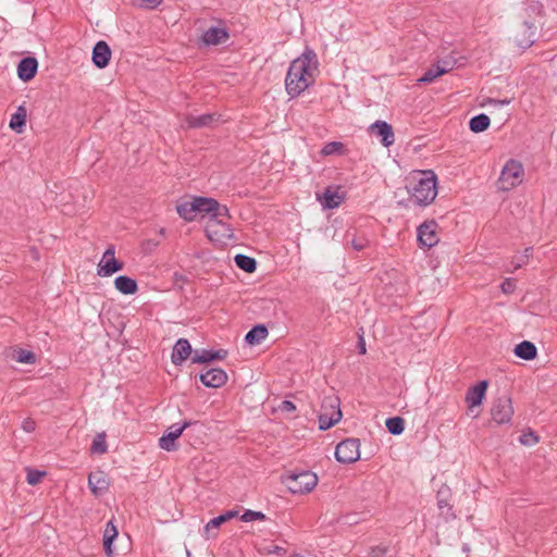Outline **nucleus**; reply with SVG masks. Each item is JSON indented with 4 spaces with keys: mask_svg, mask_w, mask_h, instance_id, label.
Wrapping results in <instances>:
<instances>
[{
    "mask_svg": "<svg viewBox=\"0 0 557 557\" xmlns=\"http://www.w3.org/2000/svg\"><path fill=\"white\" fill-rule=\"evenodd\" d=\"M317 72V54L313 50L307 49L288 67L285 78V89L288 96L290 98L298 97L309 86L313 85Z\"/></svg>",
    "mask_w": 557,
    "mask_h": 557,
    "instance_id": "obj_1",
    "label": "nucleus"
},
{
    "mask_svg": "<svg viewBox=\"0 0 557 557\" xmlns=\"http://www.w3.org/2000/svg\"><path fill=\"white\" fill-rule=\"evenodd\" d=\"M410 200L418 206L432 203L437 195V177L432 170L419 171L411 177L408 188Z\"/></svg>",
    "mask_w": 557,
    "mask_h": 557,
    "instance_id": "obj_2",
    "label": "nucleus"
},
{
    "mask_svg": "<svg viewBox=\"0 0 557 557\" xmlns=\"http://www.w3.org/2000/svg\"><path fill=\"white\" fill-rule=\"evenodd\" d=\"M283 483L293 494H306L315 487L318 476L311 471L288 472L284 475Z\"/></svg>",
    "mask_w": 557,
    "mask_h": 557,
    "instance_id": "obj_3",
    "label": "nucleus"
},
{
    "mask_svg": "<svg viewBox=\"0 0 557 557\" xmlns=\"http://www.w3.org/2000/svg\"><path fill=\"white\" fill-rule=\"evenodd\" d=\"M341 400L335 395L325 396L321 404V413L319 414L320 430H329L342 419Z\"/></svg>",
    "mask_w": 557,
    "mask_h": 557,
    "instance_id": "obj_4",
    "label": "nucleus"
},
{
    "mask_svg": "<svg viewBox=\"0 0 557 557\" xmlns=\"http://www.w3.org/2000/svg\"><path fill=\"white\" fill-rule=\"evenodd\" d=\"M524 170L522 164L513 159H510L504 165L500 176L498 178L499 189L510 190L521 184Z\"/></svg>",
    "mask_w": 557,
    "mask_h": 557,
    "instance_id": "obj_5",
    "label": "nucleus"
},
{
    "mask_svg": "<svg viewBox=\"0 0 557 557\" xmlns=\"http://www.w3.org/2000/svg\"><path fill=\"white\" fill-rule=\"evenodd\" d=\"M205 231L208 239L216 245H223L233 238V230L230 224L215 218L208 219Z\"/></svg>",
    "mask_w": 557,
    "mask_h": 557,
    "instance_id": "obj_6",
    "label": "nucleus"
},
{
    "mask_svg": "<svg viewBox=\"0 0 557 557\" xmlns=\"http://www.w3.org/2000/svg\"><path fill=\"white\" fill-rule=\"evenodd\" d=\"M335 457L338 462L352 463L360 458V441L358 438H346L335 449Z\"/></svg>",
    "mask_w": 557,
    "mask_h": 557,
    "instance_id": "obj_7",
    "label": "nucleus"
},
{
    "mask_svg": "<svg viewBox=\"0 0 557 557\" xmlns=\"http://www.w3.org/2000/svg\"><path fill=\"white\" fill-rule=\"evenodd\" d=\"M513 408L511 398L503 395L496 398L491 408L492 420L497 424H507L511 421Z\"/></svg>",
    "mask_w": 557,
    "mask_h": 557,
    "instance_id": "obj_8",
    "label": "nucleus"
},
{
    "mask_svg": "<svg viewBox=\"0 0 557 557\" xmlns=\"http://www.w3.org/2000/svg\"><path fill=\"white\" fill-rule=\"evenodd\" d=\"M191 424V421H185L182 424H172L168 432L159 438V446L166 451L175 450L177 448L176 440L182 435L183 431Z\"/></svg>",
    "mask_w": 557,
    "mask_h": 557,
    "instance_id": "obj_9",
    "label": "nucleus"
},
{
    "mask_svg": "<svg viewBox=\"0 0 557 557\" xmlns=\"http://www.w3.org/2000/svg\"><path fill=\"white\" fill-rule=\"evenodd\" d=\"M418 240L421 246L428 248L438 243L437 224L435 221H426L418 227Z\"/></svg>",
    "mask_w": 557,
    "mask_h": 557,
    "instance_id": "obj_10",
    "label": "nucleus"
},
{
    "mask_svg": "<svg viewBox=\"0 0 557 557\" xmlns=\"http://www.w3.org/2000/svg\"><path fill=\"white\" fill-rule=\"evenodd\" d=\"M369 131L371 134L380 137L381 144L388 148L395 141L394 131L391 124L385 121H376L370 125Z\"/></svg>",
    "mask_w": 557,
    "mask_h": 557,
    "instance_id": "obj_11",
    "label": "nucleus"
},
{
    "mask_svg": "<svg viewBox=\"0 0 557 557\" xmlns=\"http://www.w3.org/2000/svg\"><path fill=\"white\" fill-rule=\"evenodd\" d=\"M201 383L207 387L218 388L227 382V374L220 368H213L200 374Z\"/></svg>",
    "mask_w": 557,
    "mask_h": 557,
    "instance_id": "obj_12",
    "label": "nucleus"
},
{
    "mask_svg": "<svg viewBox=\"0 0 557 557\" xmlns=\"http://www.w3.org/2000/svg\"><path fill=\"white\" fill-rule=\"evenodd\" d=\"M230 38V33L224 27L212 26L202 34V42L207 46L224 44Z\"/></svg>",
    "mask_w": 557,
    "mask_h": 557,
    "instance_id": "obj_13",
    "label": "nucleus"
},
{
    "mask_svg": "<svg viewBox=\"0 0 557 557\" xmlns=\"http://www.w3.org/2000/svg\"><path fill=\"white\" fill-rule=\"evenodd\" d=\"M91 59H92L94 64L98 69L106 67L109 64L110 59H111V49H110L109 45L103 40L98 41L94 46Z\"/></svg>",
    "mask_w": 557,
    "mask_h": 557,
    "instance_id": "obj_14",
    "label": "nucleus"
},
{
    "mask_svg": "<svg viewBox=\"0 0 557 557\" xmlns=\"http://www.w3.org/2000/svg\"><path fill=\"white\" fill-rule=\"evenodd\" d=\"M193 354L191 346L186 338H180L172 350L171 360L175 366L182 364Z\"/></svg>",
    "mask_w": 557,
    "mask_h": 557,
    "instance_id": "obj_15",
    "label": "nucleus"
},
{
    "mask_svg": "<svg viewBox=\"0 0 557 557\" xmlns=\"http://www.w3.org/2000/svg\"><path fill=\"white\" fill-rule=\"evenodd\" d=\"M38 69V62L33 57L22 59L17 65L18 78L23 82H29L35 77Z\"/></svg>",
    "mask_w": 557,
    "mask_h": 557,
    "instance_id": "obj_16",
    "label": "nucleus"
},
{
    "mask_svg": "<svg viewBox=\"0 0 557 557\" xmlns=\"http://www.w3.org/2000/svg\"><path fill=\"white\" fill-rule=\"evenodd\" d=\"M218 120L219 115L215 113H206L199 116L188 114L185 117V123L189 128H201L212 126Z\"/></svg>",
    "mask_w": 557,
    "mask_h": 557,
    "instance_id": "obj_17",
    "label": "nucleus"
},
{
    "mask_svg": "<svg viewBox=\"0 0 557 557\" xmlns=\"http://www.w3.org/2000/svg\"><path fill=\"white\" fill-rule=\"evenodd\" d=\"M88 486L94 495H102L109 488V481L107 480L104 472H91L88 475Z\"/></svg>",
    "mask_w": 557,
    "mask_h": 557,
    "instance_id": "obj_18",
    "label": "nucleus"
},
{
    "mask_svg": "<svg viewBox=\"0 0 557 557\" xmlns=\"http://www.w3.org/2000/svg\"><path fill=\"white\" fill-rule=\"evenodd\" d=\"M227 356V350L219 349V350H195L191 356L193 363H206L213 360H223Z\"/></svg>",
    "mask_w": 557,
    "mask_h": 557,
    "instance_id": "obj_19",
    "label": "nucleus"
},
{
    "mask_svg": "<svg viewBox=\"0 0 557 557\" xmlns=\"http://www.w3.org/2000/svg\"><path fill=\"white\" fill-rule=\"evenodd\" d=\"M487 385V381H480L476 385L468 389L466 394V403L469 405V408L479 406L482 403Z\"/></svg>",
    "mask_w": 557,
    "mask_h": 557,
    "instance_id": "obj_20",
    "label": "nucleus"
},
{
    "mask_svg": "<svg viewBox=\"0 0 557 557\" xmlns=\"http://www.w3.org/2000/svg\"><path fill=\"white\" fill-rule=\"evenodd\" d=\"M237 511L228 510L223 515H220L213 519H211L205 527V532L208 537H215L218 535L216 530L228 520L235 518L237 516Z\"/></svg>",
    "mask_w": 557,
    "mask_h": 557,
    "instance_id": "obj_21",
    "label": "nucleus"
},
{
    "mask_svg": "<svg viewBox=\"0 0 557 557\" xmlns=\"http://www.w3.org/2000/svg\"><path fill=\"white\" fill-rule=\"evenodd\" d=\"M176 211L178 215L187 222H191L195 220L198 209L196 206L195 197L189 200H184L176 206Z\"/></svg>",
    "mask_w": 557,
    "mask_h": 557,
    "instance_id": "obj_22",
    "label": "nucleus"
},
{
    "mask_svg": "<svg viewBox=\"0 0 557 557\" xmlns=\"http://www.w3.org/2000/svg\"><path fill=\"white\" fill-rule=\"evenodd\" d=\"M123 267V262L119 261L116 258H109V260H100L98 264V275L111 276L115 272L121 271Z\"/></svg>",
    "mask_w": 557,
    "mask_h": 557,
    "instance_id": "obj_23",
    "label": "nucleus"
},
{
    "mask_svg": "<svg viewBox=\"0 0 557 557\" xmlns=\"http://www.w3.org/2000/svg\"><path fill=\"white\" fill-rule=\"evenodd\" d=\"M115 288L124 295H133L137 292V282L128 276L121 275L114 280Z\"/></svg>",
    "mask_w": 557,
    "mask_h": 557,
    "instance_id": "obj_24",
    "label": "nucleus"
},
{
    "mask_svg": "<svg viewBox=\"0 0 557 557\" xmlns=\"http://www.w3.org/2000/svg\"><path fill=\"white\" fill-rule=\"evenodd\" d=\"M515 354L523 360H533L536 357L537 349L533 343L523 341L516 346Z\"/></svg>",
    "mask_w": 557,
    "mask_h": 557,
    "instance_id": "obj_25",
    "label": "nucleus"
},
{
    "mask_svg": "<svg viewBox=\"0 0 557 557\" xmlns=\"http://www.w3.org/2000/svg\"><path fill=\"white\" fill-rule=\"evenodd\" d=\"M117 536V529L112 521H109L103 532V548L107 556L111 557L113 554L112 542Z\"/></svg>",
    "mask_w": 557,
    "mask_h": 557,
    "instance_id": "obj_26",
    "label": "nucleus"
},
{
    "mask_svg": "<svg viewBox=\"0 0 557 557\" xmlns=\"http://www.w3.org/2000/svg\"><path fill=\"white\" fill-rule=\"evenodd\" d=\"M268 329L262 325L258 324L253 326L245 336V341L249 345H258L260 344L265 337L268 336Z\"/></svg>",
    "mask_w": 557,
    "mask_h": 557,
    "instance_id": "obj_27",
    "label": "nucleus"
},
{
    "mask_svg": "<svg viewBox=\"0 0 557 557\" xmlns=\"http://www.w3.org/2000/svg\"><path fill=\"white\" fill-rule=\"evenodd\" d=\"M196 206L199 213L213 214L219 209V202L213 198L195 197Z\"/></svg>",
    "mask_w": 557,
    "mask_h": 557,
    "instance_id": "obj_28",
    "label": "nucleus"
},
{
    "mask_svg": "<svg viewBox=\"0 0 557 557\" xmlns=\"http://www.w3.org/2000/svg\"><path fill=\"white\" fill-rule=\"evenodd\" d=\"M490 123H491L490 117L486 114L481 113V114L473 116L470 120L469 127L473 133H481L488 128Z\"/></svg>",
    "mask_w": 557,
    "mask_h": 557,
    "instance_id": "obj_29",
    "label": "nucleus"
},
{
    "mask_svg": "<svg viewBox=\"0 0 557 557\" xmlns=\"http://www.w3.org/2000/svg\"><path fill=\"white\" fill-rule=\"evenodd\" d=\"M235 264L243 271L247 273H252L256 271L257 262L253 258L246 255H236L234 258Z\"/></svg>",
    "mask_w": 557,
    "mask_h": 557,
    "instance_id": "obj_30",
    "label": "nucleus"
},
{
    "mask_svg": "<svg viewBox=\"0 0 557 557\" xmlns=\"http://www.w3.org/2000/svg\"><path fill=\"white\" fill-rule=\"evenodd\" d=\"M342 200L343 198L338 195L337 191L332 190L331 188H326L323 195L322 205L324 208L334 209L342 203Z\"/></svg>",
    "mask_w": 557,
    "mask_h": 557,
    "instance_id": "obj_31",
    "label": "nucleus"
},
{
    "mask_svg": "<svg viewBox=\"0 0 557 557\" xmlns=\"http://www.w3.org/2000/svg\"><path fill=\"white\" fill-rule=\"evenodd\" d=\"M387 431L393 435H399L405 430V420L400 417L388 418L385 421Z\"/></svg>",
    "mask_w": 557,
    "mask_h": 557,
    "instance_id": "obj_32",
    "label": "nucleus"
},
{
    "mask_svg": "<svg viewBox=\"0 0 557 557\" xmlns=\"http://www.w3.org/2000/svg\"><path fill=\"white\" fill-rule=\"evenodd\" d=\"M13 359L20 363L34 364L36 362V355L23 348L14 350Z\"/></svg>",
    "mask_w": 557,
    "mask_h": 557,
    "instance_id": "obj_33",
    "label": "nucleus"
},
{
    "mask_svg": "<svg viewBox=\"0 0 557 557\" xmlns=\"http://www.w3.org/2000/svg\"><path fill=\"white\" fill-rule=\"evenodd\" d=\"M90 450H91V453L99 454V455L107 453L108 446H107L104 433H99L95 436V438L91 443Z\"/></svg>",
    "mask_w": 557,
    "mask_h": 557,
    "instance_id": "obj_34",
    "label": "nucleus"
},
{
    "mask_svg": "<svg viewBox=\"0 0 557 557\" xmlns=\"http://www.w3.org/2000/svg\"><path fill=\"white\" fill-rule=\"evenodd\" d=\"M26 123V109L21 106L17 108L16 112L12 115L10 121V127L12 129H16L18 127L24 126Z\"/></svg>",
    "mask_w": 557,
    "mask_h": 557,
    "instance_id": "obj_35",
    "label": "nucleus"
},
{
    "mask_svg": "<svg viewBox=\"0 0 557 557\" xmlns=\"http://www.w3.org/2000/svg\"><path fill=\"white\" fill-rule=\"evenodd\" d=\"M347 239L350 242L352 248L357 251L364 249L369 243V240L363 235L349 232L347 233Z\"/></svg>",
    "mask_w": 557,
    "mask_h": 557,
    "instance_id": "obj_36",
    "label": "nucleus"
},
{
    "mask_svg": "<svg viewBox=\"0 0 557 557\" xmlns=\"http://www.w3.org/2000/svg\"><path fill=\"white\" fill-rule=\"evenodd\" d=\"M443 70H441L438 66L433 65L431 66L421 78H419L420 83L429 84L432 83L434 79H436L438 76H442Z\"/></svg>",
    "mask_w": 557,
    "mask_h": 557,
    "instance_id": "obj_37",
    "label": "nucleus"
},
{
    "mask_svg": "<svg viewBox=\"0 0 557 557\" xmlns=\"http://www.w3.org/2000/svg\"><path fill=\"white\" fill-rule=\"evenodd\" d=\"M344 150V145L339 141H331L327 143L321 150V153L323 156H331L334 153L342 154Z\"/></svg>",
    "mask_w": 557,
    "mask_h": 557,
    "instance_id": "obj_38",
    "label": "nucleus"
},
{
    "mask_svg": "<svg viewBox=\"0 0 557 557\" xmlns=\"http://www.w3.org/2000/svg\"><path fill=\"white\" fill-rule=\"evenodd\" d=\"M267 517L263 512L261 511H255V510H246L242 516H240V520L244 521V522H251V521H256V520H265Z\"/></svg>",
    "mask_w": 557,
    "mask_h": 557,
    "instance_id": "obj_39",
    "label": "nucleus"
},
{
    "mask_svg": "<svg viewBox=\"0 0 557 557\" xmlns=\"http://www.w3.org/2000/svg\"><path fill=\"white\" fill-rule=\"evenodd\" d=\"M456 63L457 61L449 57L438 61L435 65L443 70V74H446L455 67Z\"/></svg>",
    "mask_w": 557,
    "mask_h": 557,
    "instance_id": "obj_40",
    "label": "nucleus"
},
{
    "mask_svg": "<svg viewBox=\"0 0 557 557\" xmlns=\"http://www.w3.org/2000/svg\"><path fill=\"white\" fill-rule=\"evenodd\" d=\"M520 443L525 446H532L539 442V437L532 432H524L519 438Z\"/></svg>",
    "mask_w": 557,
    "mask_h": 557,
    "instance_id": "obj_41",
    "label": "nucleus"
},
{
    "mask_svg": "<svg viewBox=\"0 0 557 557\" xmlns=\"http://www.w3.org/2000/svg\"><path fill=\"white\" fill-rule=\"evenodd\" d=\"M448 488L447 490H440L437 492V505L440 509L447 508L448 510H451V507L448 504Z\"/></svg>",
    "mask_w": 557,
    "mask_h": 557,
    "instance_id": "obj_42",
    "label": "nucleus"
},
{
    "mask_svg": "<svg viewBox=\"0 0 557 557\" xmlns=\"http://www.w3.org/2000/svg\"><path fill=\"white\" fill-rule=\"evenodd\" d=\"M45 475V472L38 470H28L27 472V483L30 485H36L40 482L41 478Z\"/></svg>",
    "mask_w": 557,
    "mask_h": 557,
    "instance_id": "obj_43",
    "label": "nucleus"
},
{
    "mask_svg": "<svg viewBox=\"0 0 557 557\" xmlns=\"http://www.w3.org/2000/svg\"><path fill=\"white\" fill-rule=\"evenodd\" d=\"M209 218H215L216 220H223L224 218L231 219V214L226 206L219 203V209L214 210L213 214L209 215Z\"/></svg>",
    "mask_w": 557,
    "mask_h": 557,
    "instance_id": "obj_44",
    "label": "nucleus"
},
{
    "mask_svg": "<svg viewBox=\"0 0 557 557\" xmlns=\"http://www.w3.org/2000/svg\"><path fill=\"white\" fill-rule=\"evenodd\" d=\"M500 288L503 293L505 294H512L516 289V280L515 278H506L502 285Z\"/></svg>",
    "mask_w": 557,
    "mask_h": 557,
    "instance_id": "obj_45",
    "label": "nucleus"
},
{
    "mask_svg": "<svg viewBox=\"0 0 557 557\" xmlns=\"http://www.w3.org/2000/svg\"><path fill=\"white\" fill-rule=\"evenodd\" d=\"M22 429L27 433L34 432L36 429V422L32 418H26L22 422Z\"/></svg>",
    "mask_w": 557,
    "mask_h": 557,
    "instance_id": "obj_46",
    "label": "nucleus"
},
{
    "mask_svg": "<svg viewBox=\"0 0 557 557\" xmlns=\"http://www.w3.org/2000/svg\"><path fill=\"white\" fill-rule=\"evenodd\" d=\"M280 409L283 412H294L296 410V406L290 400H283L280 405Z\"/></svg>",
    "mask_w": 557,
    "mask_h": 557,
    "instance_id": "obj_47",
    "label": "nucleus"
},
{
    "mask_svg": "<svg viewBox=\"0 0 557 557\" xmlns=\"http://www.w3.org/2000/svg\"><path fill=\"white\" fill-rule=\"evenodd\" d=\"M487 102L494 107H499V106H507L510 103V100L508 99H504V100H497V99H488Z\"/></svg>",
    "mask_w": 557,
    "mask_h": 557,
    "instance_id": "obj_48",
    "label": "nucleus"
},
{
    "mask_svg": "<svg viewBox=\"0 0 557 557\" xmlns=\"http://www.w3.org/2000/svg\"><path fill=\"white\" fill-rule=\"evenodd\" d=\"M109 258H115V250H114V246H110L104 252H103V256H102V259L101 260H109Z\"/></svg>",
    "mask_w": 557,
    "mask_h": 557,
    "instance_id": "obj_49",
    "label": "nucleus"
},
{
    "mask_svg": "<svg viewBox=\"0 0 557 557\" xmlns=\"http://www.w3.org/2000/svg\"><path fill=\"white\" fill-rule=\"evenodd\" d=\"M269 553L270 554H275V555H284L286 553V549L281 547V546H277V545H274L272 546L270 549H269Z\"/></svg>",
    "mask_w": 557,
    "mask_h": 557,
    "instance_id": "obj_50",
    "label": "nucleus"
},
{
    "mask_svg": "<svg viewBox=\"0 0 557 557\" xmlns=\"http://www.w3.org/2000/svg\"><path fill=\"white\" fill-rule=\"evenodd\" d=\"M358 349H359V354L360 355H364L367 349H366V343H364V339L362 337H360V341L358 343Z\"/></svg>",
    "mask_w": 557,
    "mask_h": 557,
    "instance_id": "obj_51",
    "label": "nucleus"
},
{
    "mask_svg": "<svg viewBox=\"0 0 557 557\" xmlns=\"http://www.w3.org/2000/svg\"><path fill=\"white\" fill-rule=\"evenodd\" d=\"M143 1L146 2L149 8L154 9L161 3L162 0H143Z\"/></svg>",
    "mask_w": 557,
    "mask_h": 557,
    "instance_id": "obj_52",
    "label": "nucleus"
},
{
    "mask_svg": "<svg viewBox=\"0 0 557 557\" xmlns=\"http://www.w3.org/2000/svg\"><path fill=\"white\" fill-rule=\"evenodd\" d=\"M372 553L374 554V556H381V555H384L386 553V548L385 547H375L372 549Z\"/></svg>",
    "mask_w": 557,
    "mask_h": 557,
    "instance_id": "obj_53",
    "label": "nucleus"
},
{
    "mask_svg": "<svg viewBox=\"0 0 557 557\" xmlns=\"http://www.w3.org/2000/svg\"><path fill=\"white\" fill-rule=\"evenodd\" d=\"M519 47L521 48H527V47H530L532 41L531 40H527V41H518L517 42Z\"/></svg>",
    "mask_w": 557,
    "mask_h": 557,
    "instance_id": "obj_54",
    "label": "nucleus"
},
{
    "mask_svg": "<svg viewBox=\"0 0 557 557\" xmlns=\"http://www.w3.org/2000/svg\"><path fill=\"white\" fill-rule=\"evenodd\" d=\"M520 267H521V263L516 262L515 269H518V268H520Z\"/></svg>",
    "mask_w": 557,
    "mask_h": 557,
    "instance_id": "obj_55",
    "label": "nucleus"
},
{
    "mask_svg": "<svg viewBox=\"0 0 557 557\" xmlns=\"http://www.w3.org/2000/svg\"><path fill=\"white\" fill-rule=\"evenodd\" d=\"M290 557H302V556H300V555H294V556H290Z\"/></svg>",
    "mask_w": 557,
    "mask_h": 557,
    "instance_id": "obj_56",
    "label": "nucleus"
}]
</instances>
